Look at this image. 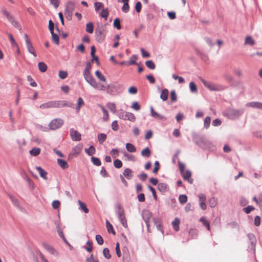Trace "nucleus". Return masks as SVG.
Returning a JSON list of instances; mask_svg holds the SVG:
<instances>
[{"mask_svg": "<svg viewBox=\"0 0 262 262\" xmlns=\"http://www.w3.org/2000/svg\"><path fill=\"white\" fill-rule=\"evenodd\" d=\"M96 40L99 43H102L105 39L106 30L103 25L97 27L95 31Z\"/></svg>", "mask_w": 262, "mask_h": 262, "instance_id": "obj_1", "label": "nucleus"}, {"mask_svg": "<svg viewBox=\"0 0 262 262\" xmlns=\"http://www.w3.org/2000/svg\"><path fill=\"white\" fill-rule=\"evenodd\" d=\"M201 79L204 85L211 91H222L225 89V87L222 85L212 83L201 78Z\"/></svg>", "mask_w": 262, "mask_h": 262, "instance_id": "obj_2", "label": "nucleus"}, {"mask_svg": "<svg viewBox=\"0 0 262 262\" xmlns=\"http://www.w3.org/2000/svg\"><path fill=\"white\" fill-rule=\"evenodd\" d=\"M75 8V3L73 2L69 1L66 5L64 10V15L66 18L68 20H71L72 18L73 11Z\"/></svg>", "mask_w": 262, "mask_h": 262, "instance_id": "obj_3", "label": "nucleus"}, {"mask_svg": "<svg viewBox=\"0 0 262 262\" xmlns=\"http://www.w3.org/2000/svg\"><path fill=\"white\" fill-rule=\"evenodd\" d=\"M64 123V121L61 118H56L52 120L49 124V129L56 130L59 128Z\"/></svg>", "mask_w": 262, "mask_h": 262, "instance_id": "obj_4", "label": "nucleus"}, {"mask_svg": "<svg viewBox=\"0 0 262 262\" xmlns=\"http://www.w3.org/2000/svg\"><path fill=\"white\" fill-rule=\"evenodd\" d=\"M117 113L118 116L123 120H128L132 122H134L136 120L135 116L132 113L127 112L124 115L122 110H120L118 111Z\"/></svg>", "mask_w": 262, "mask_h": 262, "instance_id": "obj_5", "label": "nucleus"}, {"mask_svg": "<svg viewBox=\"0 0 262 262\" xmlns=\"http://www.w3.org/2000/svg\"><path fill=\"white\" fill-rule=\"evenodd\" d=\"M199 147L203 149V150L211 151L214 150L215 148L213 143L208 140L206 137L204 139V141L202 142V143H201V145L199 146Z\"/></svg>", "mask_w": 262, "mask_h": 262, "instance_id": "obj_6", "label": "nucleus"}, {"mask_svg": "<svg viewBox=\"0 0 262 262\" xmlns=\"http://www.w3.org/2000/svg\"><path fill=\"white\" fill-rule=\"evenodd\" d=\"M205 138L206 137L204 135L199 134L195 132L192 133V141L199 147L201 145V143H202V142L204 141Z\"/></svg>", "mask_w": 262, "mask_h": 262, "instance_id": "obj_7", "label": "nucleus"}, {"mask_svg": "<svg viewBox=\"0 0 262 262\" xmlns=\"http://www.w3.org/2000/svg\"><path fill=\"white\" fill-rule=\"evenodd\" d=\"M244 109L235 110L234 108H230L228 111L227 116L229 118H233L239 117L244 113Z\"/></svg>", "mask_w": 262, "mask_h": 262, "instance_id": "obj_8", "label": "nucleus"}, {"mask_svg": "<svg viewBox=\"0 0 262 262\" xmlns=\"http://www.w3.org/2000/svg\"><path fill=\"white\" fill-rule=\"evenodd\" d=\"M55 107H68L70 108H74V104L70 101L65 100L55 101Z\"/></svg>", "mask_w": 262, "mask_h": 262, "instance_id": "obj_9", "label": "nucleus"}, {"mask_svg": "<svg viewBox=\"0 0 262 262\" xmlns=\"http://www.w3.org/2000/svg\"><path fill=\"white\" fill-rule=\"evenodd\" d=\"M70 136L73 141H79L81 139V134L73 128L70 129Z\"/></svg>", "mask_w": 262, "mask_h": 262, "instance_id": "obj_10", "label": "nucleus"}, {"mask_svg": "<svg viewBox=\"0 0 262 262\" xmlns=\"http://www.w3.org/2000/svg\"><path fill=\"white\" fill-rule=\"evenodd\" d=\"M115 211L118 219L125 216L124 209L120 203H116L115 204Z\"/></svg>", "mask_w": 262, "mask_h": 262, "instance_id": "obj_11", "label": "nucleus"}, {"mask_svg": "<svg viewBox=\"0 0 262 262\" xmlns=\"http://www.w3.org/2000/svg\"><path fill=\"white\" fill-rule=\"evenodd\" d=\"M119 89V85L108 84L106 86L107 93L110 95H116Z\"/></svg>", "mask_w": 262, "mask_h": 262, "instance_id": "obj_12", "label": "nucleus"}, {"mask_svg": "<svg viewBox=\"0 0 262 262\" xmlns=\"http://www.w3.org/2000/svg\"><path fill=\"white\" fill-rule=\"evenodd\" d=\"M142 216V218H143V220L144 221V222L146 225L147 230H148L149 226V221L151 216V213L148 210H144L143 211Z\"/></svg>", "mask_w": 262, "mask_h": 262, "instance_id": "obj_13", "label": "nucleus"}, {"mask_svg": "<svg viewBox=\"0 0 262 262\" xmlns=\"http://www.w3.org/2000/svg\"><path fill=\"white\" fill-rule=\"evenodd\" d=\"M247 236L250 241L251 249L253 251H255L256 244V239L255 236L252 233H248Z\"/></svg>", "mask_w": 262, "mask_h": 262, "instance_id": "obj_14", "label": "nucleus"}, {"mask_svg": "<svg viewBox=\"0 0 262 262\" xmlns=\"http://www.w3.org/2000/svg\"><path fill=\"white\" fill-rule=\"evenodd\" d=\"M183 178L185 181H187L189 183L192 184L193 182V180L191 178L192 173L190 170H187L186 171L181 173Z\"/></svg>", "mask_w": 262, "mask_h": 262, "instance_id": "obj_15", "label": "nucleus"}, {"mask_svg": "<svg viewBox=\"0 0 262 262\" xmlns=\"http://www.w3.org/2000/svg\"><path fill=\"white\" fill-rule=\"evenodd\" d=\"M245 106L254 108H257L262 110V102L258 101H251L247 102Z\"/></svg>", "mask_w": 262, "mask_h": 262, "instance_id": "obj_16", "label": "nucleus"}, {"mask_svg": "<svg viewBox=\"0 0 262 262\" xmlns=\"http://www.w3.org/2000/svg\"><path fill=\"white\" fill-rule=\"evenodd\" d=\"M9 197L13 203V204L18 208L20 210H22L23 208L22 206L20 205L19 201L12 194H8Z\"/></svg>", "mask_w": 262, "mask_h": 262, "instance_id": "obj_17", "label": "nucleus"}, {"mask_svg": "<svg viewBox=\"0 0 262 262\" xmlns=\"http://www.w3.org/2000/svg\"><path fill=\"white\" fill-rule=\"evenodd\" d=\"M42 245L43 247L50 253L54 254H55V252H56L53 246H52L51 245H49L47 242H42Z\"/></svg>", "mask_w": 262, "mask_h": 262, "instance_id": "obj_18", "label": "nucleus"}, {"mask_svg": "<svg viewBox=\"0 0 262 262\" xmlns=\"http://www.w3.org/2000/svg\"><path fill=\"white\" fill-rule=\"evenodd\" d=\"M81 150V146L78 145L72 148V152L69 155V157H76L80 152Z\"/></svg>", "mask_w": 262, "mask_h": 262, "instance_id": "obj_19", "label": "nucleus"}, {"mask_svg": "<svg viewBox=\"0 0 262 262\" xmlns=\"http://www.w3.org/2000/svg\"><path fill=\"white\" fill-rule=\"evenodd\" d=\"M39 107L41 109L55 107V101H50L48 102L42 103L39 106Z\"/></svg>", "mask_w": 262, "mask_h": 262, "instance_id": "obj_20", "label": "nucleus"}, {"mask_svg": "<svg viewBox=\"0 0 262 262\" xmlns=\"http://www.w3.org/2000/svg\"><path fill=\"white\" fill-rule=\"evenodd\" d=\"M122 174L128 180H130L133 177V171L129 168H126L124 169Z\"/></svg>", "mask_w": 262, "mask_h": 262, "instance_id": "obj_21", "label": "nucleus"}, {"mask_svg": "<svg viewBox=\"0 0 262 262\" xmlns=\"http://www.w3.org/2000/svg\"><path fill=\"white\" fill-rule=\"evenodd\" d=\"M158 189L162 193H165L169 189L168 185L164 183H160L158 185Z\"/></svg>", "mask_w": 262, "mask_h": 262, "instance_id": "obj_22", "label": "nucleus"}, {"mask_svg": "<svg viewBox=\"0 0 262 262\" xmlns=\"http://www.w3.org/2000/svg\"><path fill=\"white\" fill-rule=\"evenodd\" d=\"M24 180L27 181L28 185L31 188V190H33L35 187L34 183L28 177L27 174L25 172L22 173L21 174Z\"/></svg>", "mask_w": 262, "mask_h": 262, "instance_id": "obj_23", "label": "nucleus"}, {"mask_svg": "<svg viewBox=\"0 0 262 262\" xmlns=\"http://www.w3.org/2000/svg\"><path fill=\"white\" fill-rule=\"evenodd\" d=\"M153 221L154 222V224L156 226L158 230L160 231L162 234H163V229L162 224H161L160 220L158 217H154L153 218Z\"/></svg>", "mask_w": 262, "mask_h": 262, "instance_id": "obj_24", "label": "nucleus"}, {"mask_svg": "<svg viewBox=\"0 0 262 262\" xmlns=\"http://www.w3.org/2000/svg\"><path fill=\"white\" fill-rule=\"evenodd\" d=\"M36 170L39 172L40 177L43 178L45 180L47 179V175L48 174L47 172L46 171L41 167L40 166H36Z\"/></svg>", "mask_w": 262, "mask_h": 262, "instance_id": "obj_25", "label": "nucleus"}, {"mask_svg": "<svg viewBox=\"0 0 262 262\" xmlns=\"http://www.w3.org/2000/svg\"><path fill=\"white\" fill-rule=\"evenodd\" d=\"M168 90L167 89H164L161 90L160 97L163 101H165L168 99Z\"/></svg>", "mask_w": 262, "mask_h": 262, "instance_id": "obj_26", "label": "nucleus"}, {"mask_svg": "<svg viewBox=\"0 0 262 262\" xmlns=\"http://www.w3.org/2000/svg\"><path fill=\"white\" fill-rule=\"evenodd\" d=\"M138 59V56L137 55H133L129 59V60L127 61V65H137L138 66V63L136 62Z\"/></svg>", "mask_w": 262, "mask_h": 262, "instance_id": "obj_27", "label": "nucleus"}, {"mask_svg": "<svg viewBox=\"0 0 262 262\" xmlns=\"http://www.w3.org/2000/svg\"><path fill=\"white\" fill-rule=\"evenodd\" d=\"M180 223V220L178 218L176 217L174 220L172 222V225L173 228V229L176 231H178L180 229L179 228V224Z\"/></svg>", "mask_w": 262, "mask_h": 262, "instance_id": "obj_28", "label": "nucleus"}, {"mask_svg": "<svg viewBox=\"0 0 262 262\" xmlns=\"http://www.w3.org/2000/svg\"><path fill=\"white\" fill-rule=\"evenodd\" d=\"M26 47L28 50V51L31 54H32L34 57H36L37 55L36 52H35L34 47L32 45L31 42H29L26 43Z\"/></svg>", "mask_w": 262, "mask_h": 262, "instance_id": "obj_29", "label": "nucleus"}, {"mask_svg": "<svg viewBox=\"0 0 262 262\" xmlns=\"http://www.w3.org/2000/svg\"><path fill=\"white\" fill-rule=\"evenodd\" d=\"M57 161L58 164L62 169H66L69 167V165L66 160L62 159H58Z\"/></svg>", "mask_w": 262, "mask_h": 262, "instance_id": "obj_30", "label": "nucleus"}, {"mask_svg": "<svg viewBox=\"0 0 262 262\" xmlns=\"http://www.w3.org/2000/svg\"><path fill=\"white\" fill-rule=\"evenodd\" d=\"M141 155L142 157L148 158L151 155V150L148 147H146L142 150Z\"/></svg>", "mask_w": 262, "mask_h": 262, "instance_id": "obj_31", "label": "nucleus"}, {"mask_svg": "<svg viewBox=\"0 0 262 262\" xmlns=\"http://www.w3.org/2000/svg\"><path fill=\"white\" fill-rule=\"evenodd\" d=\"M106 227L107 230V232L109 233H112L113 235L116 234V232L114 229L113 225L110 223L108 220L106 221Z\"/></svg>", "mask_w": 262, "mask_h": 262, "instance_id": "obj_32", "label": "nucleus"}, {"mask_svg": "<svg viewBox=\"0 0 262 262\" xmlns=\"http://www.w3.org/2000/svg\"><path fill=\"white\" fill-rule=\"evenodd\" d=\"M41 149L39 147H33L29 151L30 154L33 157H36L40 153Z\"/></svg>", "mask_w": 262, "mask_h": 262, "instance_id": "obj_33", "label": "nucleus"}, {"mask_svg": "<svg viewBox=\"0 0 262 262\" xmlns=\"http://www.w3.org/2000/svg\"><path fill=\"white\" fill-rule=\"evenodd\" d=\"M38 67L40 72L42 73H44L47 70V64L42 61L39 62L38 63Z\"/></svg>", "mask_w": 262, "mask_h": 262, "instance_id": "obj_34", "label": "nucleus"}, {"mask_svg": "<svg viewBox=\"0 0 262 262\" xmlns=\"http://www.w3.org/2000/svg\"><path fill=\"white\" fill-rule=\"evenodd\" d=\"M91 161L95 166H99L101 165V162L99 158L92 156L91 157Z\"/></svg>", "mask_w": 262, "mask_h": 262, "instance_id": "obj_35", "label": "nucleus"}, {"mask_svg": "<svg viewBox=\"0 0 262 262\" xmlns=\"http://www.w3.org/2000/svg\"><path fill=\"white\" fill-rule=\"evenodd\" d=\"M125 147L126 150L129 152H135L136 151V148L132 143H127Z\"/></svg>", "mask_w": 262, "mask_h": 262, "instance_id": "obj_36", "label": "nucleus"}, {"mask_svg": "<svg viewBox=\"0 0 262 262\" xmlns=\"http://www.w3.org/2000/svg\"><path fill=\"white\" fill-rule=\"evenodd\" d=\"M84 151L89 156H92L96 152V149L93 145H91L89 148H85Z\"/></svg>", "mask_w": 262, "mask_h": 262, "instance_id": "obj_37", "label": "nucleus"}, {"mask_svg": "<svg viewBox=\"0 0 262 262\" xmlns=\"http://www.w3.org/2000/svg\"><path fill=\"white\" fill-rule=\"evenodd\" d=\"M78 204L79 205L80 209L83 211L85 213H87L89 212V209L86 207V204L82 202V201L79 200Z\"/></svg>", "mask_w": 262, "mask_h": 262, "instance_id": "obj_38", "label": "nucleus"}, {"mask_svg": "<svg viewBox=\"0 0 262 262\" xmlns=\"http://www.w3.org/2000/svg\"><path fill=\"white\" fill-rule=\"evenodd\" d=\"M83 248L84 249L88 252H91L93 250L92 242L90 241H88L85 245L83 246Z\"/></svg>", "mask_w": 262, "mask_h": 262, "instance_id": "obj_39", "label": "nucleus"}, {"mask_svg": "<svg viewBox=\"0 0 262 262\" xmlns=\"http://www.w3.org/2000/svg\"><path fill=\"white\" fill-rule=\"evenodd\" d=\"M200 221L207 228L208 230L209 231L210 230L209 222L205 217H201L200 219Z\"/></svg>", "mask_w": 262, "mask_h": 262, "instance_id": "obj_40", "label": "nucleus"}, {"mask_svg": "<svg viewBox=\"0 0 262 262\" xmlns=\"http://www.w3.org/2000/svg\"><path fill=\"white\" fill-rule=\"evenodd\" d=\"M101 107L103 114V116L102 117L103 121L104 122H106L108 120L109 118L108 113L104 106L101 105Z\"/></svg>", "mask_w": 262, "mask_h": 262, "instance_id": "obj_41", "label": "nucleus"}, {"mask_svg": "<svg viewBox=\"0 0 262 262\" xmlns=\"http://www.w3.org/2000/svg\"><path fill=\"white\" fill-rule=\"evenodd\" d=\"M85 31L89 33H92L94 31V25L92 22H89L86 25Z\"/></svg>", "mask_w": 262, "mask_h": 262, "instance_id": "obj_42", "label": "nucleus"}, {"mask_svg": "<svg viewBox=\"0 0 262 262\" xmlns=\"http://www.w3.org/2000/svg\"><path fill=\"white\" fill-rule=\"evenodd\" d=\"M146 66L150 70H154L156 68V65L152 60H148L145 61Z\"/></svg>", "mask_w": 262, "mask_h": 262, "instance_id": "obj_43", "label": "nucleus"}, {"mask_svg": "<svg viewBox=\"0 0 262 262\" xmlns=\"http://www.w3.org/2000/svg\"><path fill=\"white\" fill-rule=\"evenodd\" d=\"M52 35V39L54 42L57 45L59 44V35L55 33L54 32L51 33Z\"/></svg>", "mask_w": 262, "mask_h": 262, "instance_id": "obj_44", "label": "nucleus"}, {"mask_svg": "<svg viewBox=\"0 0 262 262\" xmlns=\"http://www.w3.org/2000/svg\"><path fill=\"white\" fill-rule=\"evenodd\" d=\"M98 140L100 144H102L107 138L106 134L104 133H100L97 136Z\"/></svg>", "mask_w": 262, "mask_h": 262, "instance_id": "obj_45", "label": "nucleus"}, {"mask_svg": "<svg viewBox=\"0 0 262 262\" xmlns=\"http://www.w3.org/2000/svg\"><path fill=\"white\" fill-rule=\"evenodd\" d=\"M120 21V19L118 17H116L114 20L113 26L114 28H116L117 30H120L121 28Z\"/></svg>", "mask_w": 262, "mask_h": 262, "instance_id": "obj_46", "label": "nucleus"}, {"mask_svg": "<svg viewBox=\"0 0 262 262\" xmlns=\"http://www.w3.org/2000/svg\"><path fill=\"white\" fill-rule=\"evenodd\" d=\"M245 44L249 45L252 46L255 44V42L253 39L251 37V36H248L245 38Z\"/></svg>", "mask_w": 262, "mask_h": 262, "instance_id": "obj_47", "label": "nucleus"}, {"mask_svg": "<svg viewBox=\"0 0 262 262\" xmlns=\"http://www.w3.org/2000/svg\"><path fill=\"white\" fill-rule=\"evenodd\" d=\"M189 89L191 93H195L198 92L196 85L193 81H191L189 83Z\"/></svg>", "mask_w": 262, "mask_h": 262, "instance_id": "obj_48", "label": "nucleus"}, {"mask_svg": "<svg viewBox=\"0 0 262 262\" xmlns=\"http://www.w3.org/2000/svg\"><path fill=\"white\" fill-rule=\"evenodd\" d=\"M95 74L96 76L101 81H106L105 77L99 70L96 71Z\"/></svg>", "mask_w": 262, "mask_h": 262, "instance_id": "obj_49", "label": "nucleus"}, {"mask_svg": "<svg viewBox=\"0 0 262 262\" xmlns=\"http://www.w3.org/2000/svg\"><path fill=\"white\" fill-rule=\"evenodd\" d=\"M109 15V12L108 9H103L100 14V16L104 18L105 20L107 19Z\"/></svg>", "mask_w": 262, "mask_h": 262, "instance_id": "obj_50", "label": "nucleus"}, {"mask_svg": "<svg viewBox=\"0 0 262 262\" xmlns=\"http://www.w3.org/2000/svg\"><path fill=\"white\" fill-rule=\"evenodd\" d=\"M107 107L110 110L111 112L113 113H115L116 112V105L113 102H108L107 104Z\"/></svg>", "mask_w": 262, "mask_h": 262, "instance_id": "obj_51", "label": "nucleus"}, {"mask_svg": "<svg viewBox=\"0 0 262 262\" xmlns=\"http://www.w3.org/2000/svg\"><path fill=\"white\" fill-rule=\"evenodd\" d=\"M211 117L210 116H207L204 121V127L206 129H208L210 124Z\"/></svg>", "mask_w": 262, "mask_h": 262, "instance_id": "obj_52", "label": "nucleus"}, {"mask_svg": "<svg viewBox=\"0 0 262 262\" xmlns=\"http://www.w3.org/2000/svg\"><path fill=\"white\" fill-rule=\"evenodd\" d=\"M217 199L215 197H212L209 200V206L211 208L214 207L217 205Z\"/></svg>", "mask_w": 262, "mask_h": 262, "instance_id": "obj_53", "label": "nucleus"}, {"mask_svg": "<svg viewBox=\"0 0 262 262\" xmlns=\"http://www.w3.org/2000/svg\"><path fill=\"white\" fill-rule=\"evenodd\" d=\"M198 230L195 229H190L189 231V236L191 237L192 238H195L198 235Z\"/></svg>", "mask_w": 262, "mask_h": 262, "instance_id": "obj_54", "label": "nucleus"}, {"mask_svg": "<svg viewBox=\"0 0 262 262\" xmlns=\"http://www.w3.org/2000/svg\"><path fill=\"white\" fill-rule=\"evenodd\" d=\"M187 196L186 194H180L179 196V200L181 204H184L187 201Z\"/></svg>", "mask_w": 262, "mask_h": 262, "instance_id": "obj_55", "label": "nucleus"}, {"mask_svg": "<svg viewBox=\"0 0 262 262\" xmlns=\"http://www.w3.org/2000/svg\"><path fill=\"white\" fill-rule=\"evenodd\" d=\"M103 255L106 259H110L111 257V255L110 254V250L107 248H104L103 250Z\"/></svg>", "mask_w": 262, "mask_h": 262, "instance_id": "obj_56", "label": "nucleus"}, {"mask_svg": "<svg viewBox=\"0 0 262 262\" xmlns=\"http://www.w3.org/2000/svg\"><path fill=\"white\" fill-rule=\"evenodd\" d=\"M118 219L120 221L123 227H124L125 228H127L128 227L127 220L125 218V215L121 217H119L118 218Z\"/></svg>", "mask_w": 262, "mask_h": 262, "instance_id": "obj_57", "label": "nucleus"}, {"mask_svg": "<svg viewBox=\"0 0 262 262\" xmlns=\"http://www.w3.org/2000/svg\"><path fill=\"white\" fill-rule=\"evenodd\" d=\"M124 156L126 157L128 161L135 162L136 160V158L134 155H129L127 154L126 151H124Z\"/></svg>", "mask_w": 262, "mask_h": 262, "instance_id": "obj_58", "label": "nucleus"}, {"mask_svg": "<svg viewBox=\"0 0 262 262\" xmlns=\"http://www.w3.org/2000/svg\"><path fill=\"white\" fill-rule=\"evenodd\" d=\"M122 165L123 164L122 161L119 159H117L114 161V166L116 168H121L122 166Z\"/></svg>", "mask_w": 262, "mask_h": 262, "instance_id": "obj_59", "label": "nucleus"}, {"mask_svg": "<svg viewBox=\"0 0 262 262\" xmlns=\"http://www.w3.org/2000/svg\"><path fill=\"white\" fill-rule=\"evenodd\" d=\"M170 98L172 102H176L177 100V96L174 90H172L170 93Z\"/></svg>", "mask_w": 262, "mask_h": 262, "instance_id": "obj_60", "label": "nucleus"}, {"mask_svg": "<svg viewBox=\"0 0 262 262\" xmlns=\"http://www.w3.org/2000/svg\"><path fill=\"white\" fill-rule=\"evenodd\" d=\"M148 188L149 189V190L151 192L154 200L155 201H157L158 199V196L157 195L155 189L150 185H148Z\"/></svg>", "mask_w": 262, "mask_h": 262, "instance_id": "obj_61", "label": "nucleus"}, {"mask_svg": "<svg viewBox=\"0 0 262 262\" xmlns=\"http://www.w3.org/2000/svg\"><path fill=\"white\" fill-rule=\"evenodd\" d=\"M96 241H97V243L99 245H102L104 241L101 235L100 234H97L95 236Z\"/></svg>", "mask_w": 262, "mask_h": 262, "instance_id": "obj_62", "label": "nucleus"}, {"mask_svg": "<svg viewBox=\"0 0 262 262\" xmlns=\"http://www.w3.org/2000/svg\"><path fill=\"white\" fill-rule=\"evenodd\" d=\"M255 209V208L252 206L249 205L246 207H244L243 208V211L247 214L250 213L252 211L254 210Z\"/></svg>", "mask_w": 262, "mask_h": 262, "instance_id": "obj_63", "label": "nucleus"}, {"mask_svg": "<svg viewBox=\"0 0 262 262\" xmlns=\"http://www.w3.org/2000/svg\"><path fill=\"white\" fill-rule=\"evenodd\" d=\"M85 262H99V261L97 259H95L93 254H92L90 257L86 258Z\"/></svg>", "mask_w": 262, "mask_h": 262, "instance_id": "obj_64", "label": "nucleus"}]
</instances>
